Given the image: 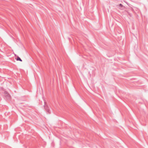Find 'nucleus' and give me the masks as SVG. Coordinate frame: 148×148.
Here are the masks:
<instances>
[{
  "instance_id": "1",
  "label": "nucleus",
  "mask_w": 148,
  "mask_h": 148,
  "mask_svg": "<svg viewBox=\"0 0 148 148\" xmlns=\"http://www.w3.org/2000/svg\"><path fill=\"white\" fill-rule=\"evenodd\" d=\"M45 105L44 106V108L47 111V112H48L49 113H50V112H49V110L48 109V107L47 105H46V103L44 101Z\"/></svg>"
},
{
  "instance_id": "2",
  "label": "nucleus",
  "mask_w": 148,
  "mask_h": 148,
  "mask_svg": "<svg viewBox=\"0 0 148 148\" xmlns=\"http://www.w3.org/2000/svg\"><path fill=\"white\" fill-rule=\"evenodd\" d=\"M5 97L7 99H9L10 98V95L8 93H6L5 94Z\"/></svg>"
},
{
  "instance_id": "3",
  "label": "nucleus",
  "mask_w": 148,
  "mask_h": 148,
  "mask_svg": "<svg viewBox=\"0 0 148 148\" xmlns=\"http://www.w3.org/2000/svg\"><path fill=\"white\" fill-rule=\"evenodd\" d=\"M16 60L17 61H20L21 62H22V60L18 56V57L16 58Z\"/></svg>"
},
{
  "instance_id": "4",
  "label": "nucleus",
  "mask_w": 148,
  "mask_h": 148,
  "mask_svg": "<svg viewBox=\"0 0 148 148\" xmlns=\"http://www.w3.org/2000/svg\"><path fill=\"white\" fill-rule=\"evenodd\" d=\"M119 5L121 7H123V5L122 4H120Z\"/></svg>"
}]
</instances>
